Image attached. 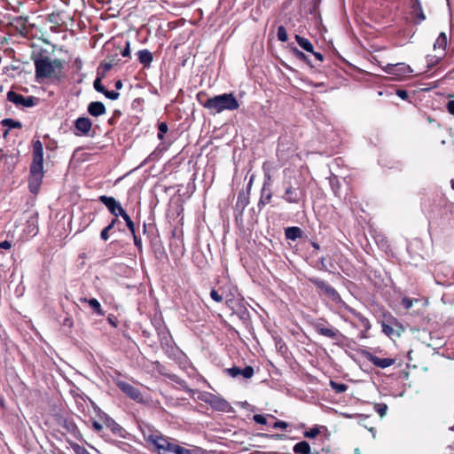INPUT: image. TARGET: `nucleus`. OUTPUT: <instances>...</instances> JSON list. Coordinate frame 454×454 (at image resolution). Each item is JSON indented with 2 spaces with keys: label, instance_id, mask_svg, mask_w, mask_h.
Instances as JSON below:
<instances>
[{
  "label": "nucleus",
  "instance_id": "obj_1",
  "mask_svg": "<svg viewBox=\"0 0 454 454\" xmlns=\"http://www.w3.org/2000/svg\"><path fill=\"white\" fill-rule=\"evenodd\" d=\"M29 188L32 192H37L43 177V150L39 140L33 145V162L30 167Z\"/></svg>",
  "mask_w": 454,
  "mask_h": 454
},
{
  "label": "nucleus",
  "instance_id": "obj_2",
  "mask_svg": "<svg viewBox=\"0 0 454 454\" xmlns=\"http://www.w3.org/2000/svg\"><path fill=\"white\" fill-rule=\"evenodd\" d=\"M147 442L158 454H194L195 450L180 446L160 434H152Z\"/></svg>",
  "mask_w": 454,
  "mask_h": 454
},
{
  "label": "nucleus",
  "instance_id": "obj_3",
  "mask_svg": "<svg viewBox=\"0 0 454 454\" xmlns=\"http://www.w3.org/2000/svg\"><path fill=\"white\" fill-rule=\"evenodd\" d=\"M204 107L215 114H219L223 111L236 110L239 107V104L232 93H224L208 98L204 103Z\"/></svg>",
  "mask_w": 454,
  "mask_h": 454
},
{
  "label": "nucleus",
  "instance_id": "obj_4",
  "mask_svg": "<svg viewBox=\"0 0 454 454\" xmlns=\"http://www.w3.org/2000/svg\"><path fill=\"white\" fill-rule=\"evenodd\" d=\"M60 63L57 60L51 61L45 58L35 61V72L38 77H52L60 69Z\"/></svg>",
  "mask_w": 454,
  "mask_h": 454
},
{
  "label": "nucleus",
  "instance_id": "obj_5",
  "mask_svg": "<svg viewBox=\"0 0 454 454\" xmlns=\"http://www.w3.org/2000/svg\"><path fill=\"white\" fill-rule=\"evenodd\" d=\"M383 70L393 76L397 81H401L408 76L413 72L412 68L404 63L398 64H387L383 67Z\"/></svg>",
  "mask_w": 454,
  "mask_h": 454
},
{
  "label": "nucleus",
  "instance_id": "obj_6",
  "mask_svg": "<svg viewBox=\"0 0 454 454\" xmlns=\"http://www.w3.org/2000/svg\"><path fill=\"white\" fill-rule=\"evenodd\" d=\"M99 200L109 209L114 215H122L125 211L121 204L113 197L100 196Z\"/></svg>",
  "mask_w": 454,
  "mask_h": 454
},
{
  "label": "nucleus",
  "instance_id": "obj_7",
  "mask_svg": "<svg viewBox=\"0 0 454 454\" xmlns=\"http://www.w3.org/2000/svg\"><path fill=\"white\" fill-rule=\"evenodd\" d=\"M220 290L222 292L221 294L215 289H212L210 292V296L215 301L221 302L224 299L226 302L232 301L235 288H231L228 292L223 287H221Z\"/></svg>",
  "mask_w": 454,
  "mask_h": 454
},
{
  "label": "nucleus",
  "instance_id": "obj_8",
  "mask_svg": "<svg viewBox=\"0 0 454 454\" xmlns=\"http://www.w3.org/2000/svg\"><path fill=\"white\" fill-rule=\"evenodd\" d=\"M117 386L120 389H121L127 395H129L130 398L134 399L137 402H142L143 396L140 394V392L134 387L133 386L129 385V383L120 381L117 383Z\"/></svg>",
  "mask_w": 454,
  "mask_h": 454
},
{
  "label": "nucleus",
  "instance_id": "obj_9",
  "mask_svg": "<svg viewBox=\"0 0 454 454\" xmlns=\"http://www.w3.org/2000/svg\"><path fill=\"white\" fill-rule=\"evenodd\" d=\"M447 46V35L445 33H441L434 43V51H435V58L442 59L444 56V51Z\"/></svg>",
  "mask_w": 454,
  "mask_h": 454
},
{
  "label": "nucleus",
  "instance_id": "obj_10",
  "mask_svg": "<svg viewBox=\"0 0 454 454\" xmlns=\"http://www.w3.org/2000/svg\"><path fill=\"white\" fill-rule=\"evenodd\" d=\"M7 98L17 106H32L34 105L33 98H24L22 95L17 94L14 91H9Z\"/></svg>",
  "mask_w": 454,
  "mask_h": 454
},
{
  "label": "nucleus",
  "instance_id": "obj_11",
  "mask_svg": "<svg viewBox=\"0 0 454 454\" xmlns=\"http://www.w3.org/2000/svg\"><path fill=\"white\" fill-rule=\"evenodd\" d=\"M76 135L84 136L89 133L91 129L92 123L90 119L85 117H80L75 121Z\"/></svg>",
  "mask_w": 454,
  "mask_h": 454
},
{
  "label": "nucleus",
  "instance_id": "obj_12",
  "mask_svg": "<svg viewBox=\"0 0 454 454\" xmlns=\"http://www.w3.org/2000/svg\"><path fill=\"white\" fill-rule=\"evenodd\" d=\"M229 373L232 377H237L239 375H241L245 379H250L254 375V369L251 366H247L244 369L233 367V368L229 369Z\"/></svg>",
  "mask_w": 454,
  "mask_h": 454
},
{
  "label": "nucleus",
  "instance_id": "obj_13",
  "mask_svg": "<svg viewBox=\"0 0 454 454\" xmlns=\"http://www.w3.org/2000/svg\"><path fill=\"white\" fill-rule=\"evenodd\" d=\"M369 360L377 367L387 368L391 366L395 360L392 358H380L376 356H370Z\"/></svg>",
  "mask_w": 454,
  "mask_h": 454
},
{
  "label": "nucleus",
  "instance_id": "obj_14",
  "mask_svg": "<svg viewBox=\"0 0 454 454\" xmlns=\"http://www.w3.org/2000/svg\"><path fill=\"white\" fill-rule=\"evenodd\" d=\"M88 112L93 116H99L106 113V107L101 102H92L89 105Z\"/></svg>",
  "mask_w": 454,
  "mask_h": 454
},
{
  "label": "nucleus",
  "instance_id": "obj_15",
  "mask_svg": "<svg viewBox=\"0 0 454 454\" xmlns=\"http://www.w3.org/2000/svg\"><path fill=\"white\" fill-rule=\"evenodd\" d=\"M212 400H210V403L209 404L215 410H218V411H227L229 409V403L218 397V396H215V397H210Z\"/></svg>",
  "mask_w": 454,
  "mask_h": 454
},
{
  "label": "nucleus",
  "instance_id": "obj_16",
  "mask_svg": "<svg viewBox=\"0 0 454 454\" xmlns=\"http://www.w3.org/2000/svg\"><path fill=\"white\" fill-rule=\"evenodd\" d=\"M101 421L107 428H109L114 433H118L121 429V427L117 423H115L114 419H112L106 415L101 417Z\"/></svg>",
  "mask_w": 454,
  "mask_h": 454
},
{
  "label": "nucleus",
  "instance_id": "obj_17",
  "mask_svg": "<svg viewBox=\"0 0 454 454\" xmlns=\"http://www.w3.org/2000/svg\"><path fill=\"white\" fill-rule=\"evenodd\" d=\"M316 330L319 334L332 338V339L336 338V336L338 334V331L336 329L325 327L322 325H317L316 327Z\"/></svg>",
  "mask_w": 454,
  "mask_h": 454
},
{
  "label": "nucleus",
  "instance_id": "obj_18",
  "mask_svg": "<svg viewBox=\"0 0 454 454\" xmlns=\"http://www.w3.org/2000/svg\"><path fill=\"white\" fill-rule=\"evenodd\" d=\"M81 301L82 302H86L90 305V307L98 315L102 316L104 315V312L101 309V305L100 303L98 302V301L97 299H86V298H82L81 299Z\"/></svg>",
  "mask_w": 454,
  "mask_h": 454
},
{
  "label": "nucleus",
  "instance_id": "obj_19",
  "mask_svg": "<svg viewBox=\"0 0 454 454\" xmlns=\"http://www.w3.org/2000/svg\"><path fill=\"white\" fill-rule=\"evenodd\" d=\"M139 61L145 67L149 66L153 60L152 53L147 50L139 51L138 53Z\"/></svg>",
  "mask_w": 454,
  "mask_h": 454
},
{
  "label": "nucleus",
  "instance_id": "obj_20",
  "mask_svg": "<svg viewBox=\"0 0 454 454\" xmlns=\"http://www.w3.org/2000/svg\"><path fill=\"white\" fill-rule=\"evenodd\" d=\"M294 451L297 454H310V446L305 442H300L294 446Z\"/></svg>",
  "mask_w": 454,
  "mask_h": 454
},
{
  "label": "nucleus",
  "instance_id": "obj_21",
  "mask_svg": "<svg viewBox=\"0 0 454 454\" xmlns=\"http://www.w3.org/2000/svg\"><path fill=\"white\" fill-rule=\"evenodd\" d=\"M295 40L303 50L308 52H313V45L308 39L296 35Z\"/></svg>",
  "mask_w": 454,
  "mask_h": 454
},
{
  "label": "nucleus",
  "instance_id": "obj_22",
  "mask_svg": "<svg viewBox=\"0 0 454 454\" xmlns=\"http://www.w3.org/2000/svg\"><path fill=\"white\" fill-rule=\"evenodd\" d=\"M284 198L289 203H297L299 201L298 193L292 187L286 189Z\"/></svg>",
  "mask_w": 454,
  "mask_h": 454
},
{
  "label": "nucleus",
  "instance_id": "obj_23",
  "mask_svg": "<svg viewBox=\"0 0 454 454\" xmlns=\"http://www.w3.org/2000/svg\"><path fill=\"white\" fill-rule=\"evenodd\" d=\"M301 235V231L298 227H289L286 230V236L289 239H296Z\"/></svg>",
  "mask_w": 454,
  "mask_h": 454
},
{
  "label": "nucleus",
  "instance_id": "obj_24",
  "mask_svg": "<svg viewBox=\"0 0 454 454\" xmlns=\"http://www.w3.org/2000/svg\"><path fill=\"white\" fill-rule=\"evenodd\" d=\"M412 8L413 15L418 19L419 22L423 21L426 19V16L424 15L422 8L418 0H415Z\"/></svg>",
  "mask_w": 454,
  "mask_h": 454
},
{
  "label": "nucleus",
  "instance_id": "obj_25",
  "mask_svg": "<svg viewBox=\"0 0 454 454\" xmlns=\"http://www.w3.org/2000/svg\"><path fill=\"white\" fill-rule=\"evenodd\" d=\"M315 284L322 288L323 290L325 291V293L329 294L330 295H334L335 294V291L334 289H333L330 286H328L326 283H325L324 281H319V280H316L315 281Z\"/></svg>",
  "mask_w": 454,
  "mask_h": 454
},
{
  "label": "nucleus",
  "instance_id": "obj_26",
  "mask_svg": "<svg viewBox=\"0 0 454 454\" xmlns=\"http://www.w3.org/2000/svg\"><path fill=\"white\" fill-rule=\"evenodd\" d=\"M330 385L332 387V388L336 392V393H342V392H345L348 388V387L345 385V384H342V383H337V382H334V381H331L330 382Z\"/></svg>",
  "mask_w": 454,
  "mask_h": 454
},
{
  "label": "nucleus",
  "instance_id": "obj_27",
  "mask_svg": "<svg viewBox=\"0 0 454 454\" xmlns=\"http://www.w3.org/2000/svg\"><path fill=\"white\" fill-rule=\"evenodd\" d=\"M112 68L111 63H103L99 66L98 70V75H101V77H104L106 73L109 71Z\"/></svg>",
  "mask_w": 454,
  "mask_h": 454
},
{
  "label": "nucleus",
  "instance_id": "obj_28",
  "mask_svg": "<svg viewBox=\"0 0 454 454\" xmlns=\"http://www.w3.org/2000/svg\"><path fill=\"white\" fill-rule=\"evenodd\" d=\"M278 38L281 42H286L288 39L287 32L282 26L278 27Z\"/></svg>",
  "mask_w": 454,
  "mask_h": 454
},
{
  "label": "nucleus",
  "instance_id": "obj_29",
  "mask_svg": "<svg viewBox=\"0 0 454 454\" xmlns=\"http://www.w3.org/2000/svg\"><path fill=\"white\" fill-rule=\"evenodd\" d=\"M122 218L125 220L127 226L132 234L135 233V225L130 217L125 213L122 214Z\"/></svg>",
  "mask_w": 454,
  "mask_h": 454
},
{
  "label": "nucleus",
  "instance_id": "obj_30",
  "mask_svg": "<svg viewBox=\"0 0 454 454\" xmlns=\"http://www.w3.org/2000/svg\"><path fill=\"white\" fill-rule=\"evenodd\" d=\"M382 331L386 335L389 337L393 336L395 333V329L387 324H382Z\"/></svg>",
  "mask_w": 454,
  "mask_h": 454
},
{
  "label": "nucleus",
  "instance_id": "obj_31",
  "mask_svg": "<svg viewBox=\"0 0 454 454\" xmlns=\"http://www.w3.org/2000/svg\"><path fill=\"white\" fill-rule=\"evenodd\" d=\"M72 448L75 454H90L84 447L79 444H73Z\"/></svg>",
  "mask_w": 454,
  "mask_h": 454
},
{
  "label": "nucleus",
  "instance_id": "obj_32",
  "mask_svg": "<svg viewBox=\"0 0 454 454\" xmlns=\"http://www.w3.org/2000/svg\"><path fill=\"white\" fill-rule=\"evenodd\" d=\"M115 221L114 220L108 226H106L102 231H101V238L104 240L108 239V231L114 227Z\"/></svg>",
  "mask_w": 454,
  "mask_h": 454
},
{
  "label": "nucleus",
  "instance_id": "obj_33",
  "mask_svg": "<svg viewBox=\"0 0 454 454\" xmlns=\"http://www.w3.org/2000/svg\"><path fill=\"white\" fill-rule=\"evenodd\" d=\"M101 75H98V77L94 81V88L99 92H104L105 88L101 84Z\"/></svg>",
  "mask_w": 454,
  "mask_h": 454
},
{
  "label": "nucleus",
  "instance_id": "obj_34",
  "mask_svg": "<svg viewBox=\"0 0 454 454\" xmlns=\"http://www.w3.org/2000/svg\"><path fill=\"white\" fill-rule=\"evenodd\" d=\"M105 96L110 99H117L119 98V93L114 90H104L103 92Z\"/></svg>",
  "mask_w": 454,
  "mask_h": 454
},
{
  "label": "nucleus",
  "instance_id": "obj_35",
  "mask_svg": "<svg viewBox=\"0 0 454 454\" xmlns=\"http://www.w3.org/2000/svg\"><path fill=\"white\" fill-rule=\"evenodd\" d=\"M210 397H215V395L210 393H202L199 395V399L208 403H210V400H212Z\"/></svg>",
  "mask_w": 454,
  "mask_h": 454
},
{
  "label": "nucleus",
  "instance_id": "obj_36",
  "mask_svg": "<svg viewBox=\"0 0 454 454\" xmlns=\"http://www.w3.org/2000/svg\"><path fill=\"white\" fill-rule=\"evenodd\" d=\"M159 137L160 138H162L163 135L168 131V126L166 123L164 122H161L160 125H159Z\"/></svg>",
  "mask_w": 454,
  "mask_h": 454
},
{
  "label": "nucleus",
  "instance_id": "obj_37",
  "mask_svg": "<svg viewBox=\"0 0 454 454\" xmlns=\"http://www.w3.org/2000/svg\"><path fill=\"white\" fill-rule=\"evenodd\" d=\"M4 123L5 125H8L10 128H18V127H20V122L15 121L11 120V119L4 120Z\"/></svg>",
  "mask_w": 454,
  "mask_h": 454
},
{
  "label": "nucleus",
  "instance_id": "obj_38",
  "mask_svg": "<svg viewBox=\"0 0 454 454\" xmlns=\"http://www.w3.org/2000/svg\"><path fill=\"white\" fill-rule=\"evenodd\" d=\"M319 434V430L317 428H313L310 431H308L304 434L305 437L314 438Z\"/></svg>",
  "mask_w": 454,
  "mask_h": 454
},
{
  "label": "nucleus",
  "instance_id": "obj_39",
  "mask_svg": "<svg viewBox=\"0 0 454 454\" xmlns=\"http://www.w3.org/2000/svg\"><path fill=\"white\" fill-rule=\"evenodd\" d=\"M254 420L258 424H266V418L262 415L256 414L254 416Z\"/></svg>",
  "mask_w": 454,
  "mask_h": 454
},
{
  "label": "nucleus",
  "instance_id": "obj_40",
  "mask_svg": "<svg viewBox=\"0 0 454 454\" xmlns=\"http://www.w3.org/2000/svg\"><path fill=\"white\" fill-rule=\"evenodd\" d=\"M293 52L298 59L301 60H304L306 59L305 54L296 48L293 49Z\"/></svg>",
  "mask_w": 454,
  "mask_h": 454
},
{
  "label": "nucleus",
  "instance_id": "obj_41",
  "mask_svg": "<svg viewBox=\"0 0 454 454\" xmlns=\"http://www.w3.org/2000/svg\"><path fill=\"white\" fill-rule=\"evenodd\" d=\"M447 109L450 114L454 115V98L450 99L447 104Z\"/></svg>",
  "mask_w": 454,
  "mask_h": 454
},
{
  "label": "nucleus",
  "instance_id": "obj_42",
  "mask_svg": "<svg viewBox=\"0 0 454 454\" xmlns=\"http://www.w3.org/2000/svg\"><path fill=\"white\" fill-rule=\"evenodd\" d=\"M103 425H104V424H102V423H100V422H98V421H96V420H94V421L92 422V427H93V428H94L96 431H98V432H99V431H101V430H102V428H103Z\"/></svg>",
  "mask_w": 454,
  "mask_h": 454
},
{
  "label": "nucleus",
  "instance_id": "obj_43",
  "mask_svg": "<svg viewBox=\"0 0 454 454\" xmlns=\"http://www.w3.org/2000/svg\"><path fill=\"white\" fill-rule=\"evenodd\" d=\"M132 235H133L134 243H135L136 247L138 249H141L142 248V241H141V239L137 237L136 233H134Z\"/></svg>",
  "mask_w": 454,
  "mask_h": 454
},
{
  "label": "nucleus",
  "instance_id": "obj_44",
  "mask_svg": "<svg viewBox=\"0 0 454 454\" xmlns=\"http://www.w3.org/2000/svg\"><path fill=\"white\" fill-rule=\"evenodd\" d=\"M396 94L398 97H400L402 99H406L408 98V93L407 91L403 90H398L396 91Z\"/></svg>",
  "mask_w": 454,
  "mask_h": 454
},
{
  "label": "nucleus",
  "instance_id": "obj_45",
  "mask_svg": "<svg viewBox=\"0 0 454 454\" xmlns=\"http://www.w3.org/2000/svg\"><path fill=\"white\" fill-rule=\"evenodd\" d=\"M12 247L11 243L9 241H3V242H0V248H3V249H10Z\"/></svg>",
  "mask_w": 454,
  "mask_h": 454
},
{
  "label": "nucleus",
  "instance_id": "obj_46",
  "mask_svg": "<svg viewBox=\"0 0 454 454\" xmlns=\"http://www.w3.org/2000/svg\"><path fill=\"white\" fill-rule=\"evenodd\" d=\"M287 424L284 421H277L274 423V427L286 428Z\"/></svg>",
  "mask_w": 454,
  "mask_h": 454
},
{
  "label": "nucleus",
  "instance_id": "obj_47",
  "mask_svg": "<svg viewBox=\"0 0 454 454\" xmlns=\"http://www.w3.org/2000/svg\"><path fill=\"white\" fill-rule=\"evenodd\" d=\"M121 55L123 57H128L129 56V43H127V47L124 49V51L121 52Z\"/></svg>",
  "mask_w": 454,
  "mask_h": 454
},
{
  "label": "nucleus",
  "instance_id": "obj_48",
  "mask_svg": "<svg viewBox=\"0 0 454 454\" xmlns=\"http://www.w3.org/2000/svg\"><path fill=\"white\" fill-rule=\"evenodd\" d=\"M386 411H387V406L384 405L382 407H380L379 410H378V412L380 413V415L381 417H383L385 414H386Z\"/></svg>",
  "mask_w": 454,
  "mask_h": 454
},
{
  "label": "nucleus",
  "instance_id": "obj_49",
  "mask_svg": "<svg viewBox=\"0 0 454 454\" xmlns=\"http://www.w3.org/2000/svg\"><path fill=\"white\" fill-rule=\"evenodd\" d=\"M314 54V56L317 58V59H318L319 61H323L324 58H323V55L319 52H315L313 51L312 52Z\"/></svg>",
  "mask_w": 454,
  "mask_h": 454
},
{
  "label": "nucleus",
  "instance_id": "obj_50",
  "mask_svg": "<svg viewBox=\"0 0 454 454\" xmlns=\"http://www.w3.org/2000/svg\"><path fill=\"white\" fill-rule=\"evenodd\" d=\"M403 305H404L406 308H410V307H411V301L410 300L404 299V300L403 301Z\"/></svg>",
  "mask_w": 454,
  "mask_h": 454
},
{
  "label": "nucleus",
  "instance_id": "obj_51",
  "mask_svg": "<svg viewBox=\"0 0 454 454\" xmlns=\"http://www.w3.org/2000/svg\"><path fill=\"white\" fill-rule=\"evenodd\" d=\"M116 88L117 89H121V81H118L115 84Z\"/></svg>",
  "mask_w": 454,
  "mask_h": 454
},
{
  "label": "nucleus",
  "instance_id": "obj_52",
  "mask_svg": "<svg viewBox=\"0 0 454 454\" xmlns=\"http://www.w3.org/2000/svg\"><path fill=\"white\" fill-rule=\"evenodd\" d=\"M313 247H314L316 249H318V248H319L318 245H317V244H316V243H314V244H313Z\"/></svg>",
  "mask_w": 454,
  "mask_h": 454
},
{
  "label": "nucleus",
  "instance_id": "obj_53",
  "mask_svg": "<svg viewBox=\"0 0 454 454\" xmlns=\"http://www.w3.org/2000/svg\"><path fill=\"white\" fill-rule=\"evenodd\" d=\"M451 187L454 190V180H451Z\"/></svg>",
  "mask_w": 454,
  "mask_h": 454
}]
</instances>
